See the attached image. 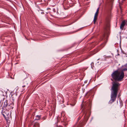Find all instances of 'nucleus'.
I'll use <instances>...</instances> for the list:
<instances>
[{
	"label": "nucleus",
	"instance_id": "nucleus-1",
	"mask_svg": "<svg viewBox=\"0 0 127 127\" xmlns=\"http://www.w3.org/2000/svg\"><path fill=\"white\" fill-rule=\"evenodd\" d=\"M112 84L113 86L111 90V99L108 102L109 104H112L116 100L118 91V87L120 85L119 83L114 82Z\"/></svg>",
	"mask_w": 127,
	"mask_h": 127
},
{
	"label": "nucleus",
	"instance_id": "nucleus-2",
	"mask_svg": "<svg viewBox=\"0 0 127 127\" xmlns=\"http://www.w3.org/2000/svg\"><path fill=\"white\" fill-rule=\"evenodd\" d=\"M111 76L115 80L121 81L124 77V73L123 71L121 72L116 70L112 74Z\"/></svg>",
	"mask_w": 127,
	"mask_h": 127
},
{
	"label": "nucleus",
	"instance_id": "nucleus-3",
	"mask_svg": "<svg viewBox=\"0 0 127 127\" xmlns=\"http://www.w3.org/2000/svg\"><path fill=\"white\" fill-rule=\"evenodd\" d=\"M7 109L6 108V110L3 111L2 112V115L7 121L9 117L10 116V112L7 110Z\"/></svg>",
	"mask_w": 127,
	"mask_h": 127
},
{
	"label": "nucleus",
	"instance_id": "nucleus-4",
	"mask_svg": "<svg viewBox=\"0 0 127 127\" xmlns=\"http://www.w3.org/2000/svg\"><path fill=\"white\" fill-rule=\"evenodd\" d=\"M4 102L3 106L4 107L7 108V109H13V104H10L8 105V101L7 100H3V102Z\"/></svg>",
	"mask_w": 127,
	"mask_h": 127
},
{
	"label": "nucleus",
	"instance_id": "nucleus-5",
	"mask_svg": "<svg viewBox=\"0 0 127 127\" xmlns=\"http://www.w3.org/2000/svg\"><path fill=\"white\" fill-rule=\"evenodd\" d=\"M127 22V21L126 20H124L122 22L120 26V28L122 30L123 29L124 27Z\"/></svg>",
	"mask_w": 127,
	"mask_h": 127
},
{
	"label": "nucleus",
	"instance_id": "nucleus-6",
	"mask_svg": "<svg viewBox=\"0 0 127 127\" xmlns=\"http://www.w3.org/2000/svg\"><path fill=\"white\" fill-rule=\"evenodd\" d=\"M98 12H96L95 13L94 19V24H95L96 20L97 19V17L98 14Z\"/></svg>",
	"mask_w": 127,
	"mask_h": 127
},
{
	"label": "nucleus",
	"instance_id": "nucleus-7",
	"mask_svg": "<svg viewBox=\"0 0 127 127\" xmlns=\"http://www.w3.org/2000/svg\"><path fill=\"white\" fill-rule=\"evenodd\" d=\"M39 126L40 125L38 123H35L33 126L34 127H39Z\"/></svg>",
	"mask_w": 127,
	"mask_h": 127
},
{
	"label": "nucleus",
	"instance_id": "nucleus-8",
	"mask_svg": "<svg viewBox=\"0 0 127 127\" xmlns=\"http://www.w3.org/2000/svg\"><path fill=\"white\" fill-rule=\"evenodd\" d=\"M41 116L37 115L36 116L35 120H40L41 118Z\"/></svg>",
	"mask_w": 127,
	"mask_h": 127
},
{
	"label": "nucleus",
	"instance_id": "nucleus-9",
	"mask_svg": "<svg viewBox=\"0 0 127 127\" xmlns=\"http://www.w3.org/2000/svg\"><path fill=\"white\" fill-rule=\"evenodd\" d=\"M91 68L93 69V67H94V63H92L91 64Z\"/></svg>",
	"mask_w": 127,
	"mask_h": 127
},
{
	"label": "nucleus",
	"instance_id": "nucleus-10",
	"mask_svg": "<svg viewBox=\"0 0 127 127\" xmlns=\"http://www.w3.org/2000/svg\"><path fill=\"white\" fill-rule=\"evenodd\" d=\"M46 118V116H45L43 117L42 118V119L43 120H45Z\"/></svg>",
	"mask_w": 127,
	"mask_h": 127
},
{
	"label": "nucleus",
	"instance_id": "nucleus-11",
	"mask_svg": "<svg viewBox=\"0 0 127 127\" xmlns=\"http://www.w3.org/2000/svg\"><path fill=\"white\" fill-rule=\"evenodd\" d=\"M99 8L98 7L97 9L96 12H98L99 11Z\"/></svg>",
	"mask_w": 127,
	"mask_h": 127
},
{
	"label": "nucleus",
	"instance_id": "nucleus-12",
	"mask_svg": "<svg viewBox=\"0 0 127 127\" xmlns=\"http://www.w3.org/2000/svg\"><path fill=\"white\" fill-rule=\"evenodd\" d=\"M63 124L64 125V126H66L67 125V123H64Z\"/></svg>",
	"mask_w": 127,
	"mask_h": 127
},
{
	"label": "nucleus",
	"instance_id": "nucleus-13",
	"mask_svg": "<svg viewBox=\"0 0 127 127\" xmlns=\"http://www.w3.org/2000/svg\"><path fill=\"white\" fill-rule=\"evenodd\" d=\"M56 125L57 126V127H62V126H58V125H57V124H56Z\"/></svg>",
	"mask_w": 127,
	"mask_h": 127
},
{
	"label": "nucleus",
	"instance_id": "nucleus-14",
	"mask_svg": "<svg viewBox=\"0 0 127 127\" xmlns=\"http://www.w3.org/2000/svg\"><path fill=\"white\" fill-rule=\"evenodd\" d=\"M41 14H44V13L43 12H42L41 13Z\"/></svg>",
	"mask_w": 127,
	"mask_h": 127
},
{
	"label": "nucleus",
	"instance_id": "nucleus-15",
	"mask_svg": "<svg viewBox=\"0 0 127 127\" xmlns=\"http://www.w3.org/2000/svg\"><path fill=\"white\" fill-rule=\"evenodd\" d=\"M126 70V69H123V70Z\"/></svg>",
	"mask_w": 127,
	"mask_h": 127
},
{
	"label": "nucleus",
	"instance_id": "nucleus-16",
	"mask_svg": "<svg viewBox=\"0 0 127 127\" xmlns=\"http://www.w3.org/2000/svg\"><path fill=\"white\" fill-rule=\"evenodd\" d=\"M25 87V86H23V87Z\"/></svg>",
	"mask_w": 127,
	"mask_h": 127
},
{
	"label": "nucleus",
	"instance_id": "nucleus-17",
	"mask_svg": "<svg viewBox=\"0 0 127 127\" xmlns=\"http://www.w3.org/2000/svg\"><path fill=\"white\" fill-rule=\"evenodd\" d=\"M111 80L112 81H113V79H111Z\"/></svg>",
	"mask_w": 127,
	"mask_h": 127
},
{
	"label": "nucleus",
	"instance_id": "nucleus-18",
	"mask_svg": "<svg viewBox=\"0 0 127 127\" xmlns=\"http://www.w3.org/2000/svg\"><path fill=\"white\" fill-rule=\"evenodd\" d=\"M9 107H11V106H9Z\"/></svg>",
	"mask_w": 127,
	"mask_h": 127
},
{
	"label": "nucleus",
	"instance_id": "nucleus-19",
	"mask_svg": "<svg viewBox=\"0 0 127 127\" xmlns=\"http://www.w3.org/2000/svg\"><path fill=\"white\" fill-rule=\"evenodd\" d=\"M115 118H116V117H115Z\"/></svg>",
	"mask_w": 127,
	"mask_h": 127
}]
</instances>
